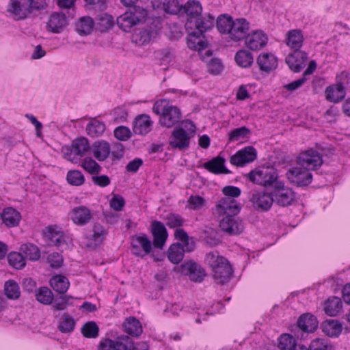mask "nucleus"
Instances as JSON below:
<instances>
[{"label": "nucleus", "mask_w": 350, "mask_h": 350, "mask_svg": "<svg viewBox=\"0 0 350 350\" xmlns=\"http://www.w3.org/2000/svg\"><path fill=\"white\" fill-rule=\"evenodd\" d=\"M42 239L47 245L60 246L65 243L64 232L56 225L46 226L42 231Z\"/></svg>", "instance_id": "ddd939ff"}, {"label": "nucleus", "mask_w": 350, "mask_h": 350, "mask_svg": "<svg viewBox=\"0 0 350 350\" xmlns=\"http://www.w3.org/2000/svg\"><path fill=\"white\" fill-rule=\"evenodd\" d=\"M91 219L90 210L85 206H81L72 210V219L74 223L83 225L88 223Z\"/></svg>", "instance_id": "c9c22d12"}, {"label": "nucleus", "mask_w": 350, "mask_h": 350, "mask_svg": "<svg viewBox=\"0 0 350 350\" xmlns=\"http://www.w3.org/2000/svg\"><path fill=\"white\" fill-rule=\"evenodd\" d=\"M345 89H325L324 95L325 99L331 103H338L346 96Z\"/></svg>", "instance_id": "8fccbe9b"}, {"label": "nucleus", "mask_w": 350, "mask_h": 350, "mask_svg": "<svg viewBox=\"0 0 350 350\" xmlns=\"http://www.w3.org/2000/svg\"><path fill=\"white\" fill-rule=\"evenodd\" d=\"M91 146L88 139L79 137L72 142L70 148L64 147L63 152L65 158L73 163H77L79 159L86 153L90 152Z\"/></svg>", "instance_id": "0eeeda50"}, {"label": "nucleus", "mask_w": 350, "mask_h": 350, "mask_svg": "<svg viewBox=\"0 0 350 350\" xmlns=\"http://www.w3.org/2000/svg\"><path fill=\"white\" fill-rule=\"evenodd\" d=\"M66 25L67 19L65 14L55 12L50 16L47 27L53 33H59Z\"/></svg>", "instance_id": "7c9ffc66"}, {"label": "nucleus", "mask_w": 350, "mask_h": 350, "mask_svg": "<svg viewBox=\"0 0 350 350\" xmlns=\"http://www.w3.org/2000/svg\"><path fill=\"white\" fill-rule=\"evenodd\" d=\"M66 180L71 185L80 186L84 183L85 177L81 171L73 170L68 172Z\"/></svg>", "instance_id": "6e6d98bb"}, {"label": "nucleus", "mask_w": 350, "mask_h": 350, "mask_svg": "<svg viewBox=\"0 0 350 350\" xmlns=\"http://www.w3.org/2000/svg\"><path fill=\"white\" fill-rule=\"evenodd\" d=\"M317 68V64L314 61L310 62L306 70L304 71L303 76L298 79L283 85L282 88H299L306 80V76L311 75Z\"/></svg>", "instance_id": "de8ad7c7"}, {"label": "nucleus", "mask_w": 350, "mask_h": 350, "mask_svg": "<svg viewBox=\"0 0 350 350\" xmlns=\"http://www.w3.org/2000/svg\"><path fill=\"white\" fill-rule=\"evenodd\" d=\"M205 261L211 268V274L217 283L224 284L229 282L232 269L226 258L217 251H213L206 255Z\"/></svg>", "instance_id": "7ed1b4c3"}, {"label": "nucleus", "mask_w": 350, "mask_h": 350, "mask_svg": "<svg viewBox=\"0 0 350 350\" xmlns=\"http://www.w3.org/2000/svg\"><path fill=\"white\" fill-rule=\"evenodd\" d=\"M304 36L300 29H291L286 33V44L295 50H299L302 46Z\"/></svg>", "instance_id": "2f4dec72"}, {"label": "nucleus", "mask_w": 350, "mask_h": 350, "mask_svg": "<svg viewBox=\"0 0 350 350\" xmlns=\"http://www.w3.org/2000/svg\"><path fill=\"white\" fill-rule=\"evenodd\" d=\"M147 16V11L138 7L134 12H126L117 18L116 23L124 31L128 32L131 28L143 21Z\"/></svg>", "instance_id": "6e6552de"}, {"label": "nucleus", "mask_w": 350, "mask_h": 350, "mask_svg": "<svg viewBox=\"0 0 350 350\" xmlns=\"http://www.w3.org/2000/svg\"><path fill=\"white\" fill-rule=\"evenodd\" d=\"M182 124L187 131L181 127H176L172 131L169 138L170 146L180 150L189 148L192 134L196 132V126L191 121L187 120L183 121Z\"/></svg>", "instance_id": "423d86ee"}, {"label": "nucleus", "mask_w": 350, "mask_h": 350, "mask_svg": "<svg viewBox=\"0 0 350 350\" xmlns=\"http://www.w3.org/2000/svg\"><path fill=\"white\" fill-rule=\"evenodd\" d=\"M152 127V122L148 115H140L135 118L133 131L135 134L145 135L148 133Z\"/></svg>", "instance_id": "393cba45"}, {"label": "nucleus", "mask_w": 350, "mask_h": 350, "mask_svg": "<svg viewBox=\"0 0 350 350\" xmlns=\"http://www.w3.org/2000/svg\"><path fill=\"white\" fill-rule=\"evenodd\" d=\"M47 260L50 266L55 269L60 267L63 263L62 256L56 252L49 254L47 257Z\"/></svg>", "instance_id": "338daca9"}, {"label": "nucleus", "mask_w": 350, "mask_h": 350, "mask_svg": "<svg viewBox=\"0 0 350 350\" xmlns=\"http://www.w3.org/2000/svg\"><path fill=\"white\" fill-rule=\"evenodd\" d=\"M120 146V152L115 153L111 151L109 144L104 140H98L94 142L91 146L90 153L94 157L99 161H103L106 160L109 156L111 155L116 159H119L122 157V145L119 144Z\"/></svg>", "instance_id": "9b49d317"}, {"label": "nucleus", "mask_w": 350, "mask_h": 350, "mask_svg": "<svg viewBox=\"0 0 350 350\" xmlns=\"http://www.w3.org/2000/svg\"><path fill=\"white\" fill-rule=\"evenodd\" d=\"M4 291L6 297L10 299H17L21 295L20 288L16 282L10 280L5 282Z\"/></svg>", "instance_id": "09e8293b"}, {"label": "nucleus", "mask_w": 350, "mask_h": 350, "mask_svg": "<svg viewBox=\"0 0 350 350\" xmlns=\"http://www.w3.org/2000/svg\"><path fill=\"white\" fill-rule=\"evenodd\" d=\"M219 227L230 235L240 234L244 228L243 221L237 215L224 217L220 221Z\"/></svg>", "instance_id": "4468645a"}, {"label": "nucleus", "mask_w": 350, "mask_h": 350, "mask_svg": "<svg viewBox=\"0 0 350 350\" xmlns=\"http://www.w3.org/2000/svg\"><path fill=\"white\" fill-rule=\"evenodd\" d=\"M165 224L170 228H180L185 222V219L178 214L170 213L165 218Z\"/></svg>", "instance_id": "052dcab7"}, {"label": "nucleus", "mask_w": 350, "mask_h": 350, "mask_svg": "<svg viewBox=\"0 0 350 350\" xmlns=\"http://www.w3.org/2000/svg\"><path fill=\"white\" fill-rule=\"evenodd\" d=\"M46 6L44 0H10L7 12L15 21L27 18L33 11L42 10Z\"/></svg>", "instance_id": "20e7f679"}, {"label": "nucleus", "mask_w": 350, "mask_h": 350, "mask_svg": "<svg viewBox=\"0 0 350 350\" xmlns=\"http://www.w3.org/2000/svg\"><path fill=\"white\" fill-rule=\"evenodd\" d=\"M271 198L270 191H256L252 194L250 201L256 209L268 211L273 204Z\"/></svg>", "instance_id": "4be33fe9"}, {"label": "nucleus", "mask_w": 350, "mask_h": 350, "mask_svg": "<svg viewBox=\"0 0 350 350\" xmlns=\"http://www.w3.org/2000/svg\"><path fill=\"white\" fill-rule=\"evenodd\" d=\"M204 202V199L200 196H191L187 200L189 208L193 210L200 208Z\"/></svg>", "instance_id": "69168bd1"}, {"label": "nucleus", "mask_w": 350, "mask_h": 350, "mask_svg": "<svg viewBox=\"0 0 350 350\" xmlns=\"http://www.w3.org/2000/svg\"><path fill=\"white\" fill-rule=\"evenodd\" d=\"M207 43L204 48L201 50H198L200 53V55L202 56V60L207 64V70L208 71L213 75L219 74L222 68L223 65L218 58L212 57V51L208 49L204 52V55H202V50L204 49L206 46Z\"/></svg>", "instance_id": "b1692460"}, {"label": "nucleus", "mask_w": 350, "mask_h": 350, "mask_svg": "<svg viewBox=\"0 0 350 350\" xmlns=\"http://www.w3.org/2000/svg\"><path fill=\"white\" fill-rule=\"evenodd\" d=\"M309 350H331V346L324 339L316 338L311 341Z\"/></svg>", "instance_id": "e2e57ef3"}, {"label": "nucleus", "mask_w": 350, "mask_h": 350, "mask_svg": "<svg viewBox=\"0 0 350 350\" xmlns=\"http://www.w3.org/2000/svg\"><path fill=\"white\" fill-rule=\"evenodd\" d=\"M115 340L116 350H136L133 341L126 336H121Z\"/></svg>", "instance_id": "864d4df0"}, {"label": "nucleus", "mask_w": 350, "mask_h": 350, "mask_svg": "<svg viewBox=\"0 0 350 350\" xmlns=\"http://www.w3.org/2000/svg\"><path fill=\"white\" fill-rule=\"evenodd\" d=\"M95 20L96 26L101 32L108 30L113 25V17L107 13H100L96 16Z\"/></svg>", "instance_id": "49530a36"}, {"label": "nucleus", "mask_w": 350, "mask_h": 350, "mask_svg": "<svg viewBox=\"0 0 350 350\" xmlns=\"http://www.w3.org/2000/svg\"><path fill=\"white\" fill-rule=\"evenodd\" d=\"M318 327V322L314 316L310 313L301 314L297 319L294 332L297 338H304V334L313 332Z\"/></svg>", "instance_id": "f8f14e48"}, {"label": "nucleus", "mask_w": 350, "mask_h": 350, "mask_svg": "<svg viewBox=\"0 0 350 350\" xmlns=\"http://www.w3.org/2000/svg\"><path fill=\"white\" fill-rule=\"evenodd\" d=\"M150 3L154 9L162 8L165 12L170 14H177L182 12L183 5L178 0H165L163 3L159 0H150Z\"/></svg>", "instance_id": "bb28decb"}, {"label": "nucleus", "mask_w": 350, "mask_h": 350, "mask_svg": "<svg viewBox=\"0 0 350 350\" xmlns=\"http://www.w3.org/2000/svg\"><path fill=\"white\" fill-rule=\"evenodd\" d=\"M250 23L243 18L234 20L231 30L229 32V38L234 41H239L245 38L248 34Z\"/></svg>", "instance_id": "a211bd4d"}, {"label": "nucleus", "mask_w": 350, "mask_h": 350, "mask_svg": "<svg viewBox=\"0 0 350 350\" xmlns=\"http://www.w3.org/2000/svg\"><path fill=\"white\" fill-rule=\"evenodd\" d=\"M99 328L94 321L85 323L81 327V333L84 337L95 338L98 336Z\"/></svg>", "instance_id": "5fc2aeb1"}, {"label": "nucleus", "mask_w": 350, "mask_h": 350, "mask_svg": "<svg viewBox=\"0 0 350 350\" xmlns=\"http://www.w3.org/2000/svg\"><path fill=\"white\" fill-rule=\"evenodd\" d=\"M323 332L330 337L338 336L341 331L342 326L340 323L336 320H326L321 324Z\"/></svg>", "instance_id": "a19ab883"}, {"label": "nucleus", "mask_w": 350, "mask_h": 350, "mask_svg": "<svg viewBox=\"0 0 350 350\" xmlns=\"http://www.w3.org/2000/svg\"><path fill=\"white\" fill-rule=\"evenodd\" d=\"M50 284L55 291L64 294L68 289L70 282L66 277L62 275H56L50 280Z\"/></svg>", "instance_id": "4c0bfd02"}, {"label": "nucleus", "mask_w": 350, "mask_h": 350, "mask_svg": "<svg viewBox=\"0 0 350 350\" xmlns=\"http://www.w3.org/2000/svg\"><path fill=\"white\" fill-rule=\"evenodd\" d=\"M151 232L153 237L154 247L162 249L168 236L163 224L159 221H153L151 224Z\"/></svg>", "instance_id": "6ab92c4d"}, {"label": "nucleus", "mask_w": 350, "mask_h": 350, "mask_svg": "<svg viewBox=\"0 0 350 350\" xmlns=\"http://www.w3.org/2000/svg\"><path fill=\"white\" fill-rule=\"evenodd\" d=\"M323 162L322 155L313 148L301 152L296 160L297 165L309 171L317 170Z\"/></svg>", "instance_id": "1a4fd4ad"}, {"label": "nucleus", "mask_w": 350, "mask_h": 350, "mask_svg": "<svg viewBox=\"0 0 350 350\" xmlns=\"http://www.w3.org/2000/svg\"><path fill=\"white\" fill-rule=\"evenodd\" d=\"M268 38L262 31L257 30L248 33L245 38V44L250 50L257 51L264 47L267 43Z\"/></svg>", "instance_id": "aec40b11"}, {"label": "nucleus", "mask_w": 350, "mask_h": 350, "mask_svg": "<svg viewBox=\"0 0 350 350\" xmlns=\"http://www.w3.org/2000/svg\"><path fill=\"white\" fill-rule=\"evenodd\" d=\"M75 327L74 319L68 313H63L59 317L57 328L62 333H70Z\"/></svg>", "instance_id": "c03bdc74"}, {"label": "nucleus", "mask_w": 350, "mask_h": 350, "mask_svg": "<svg viewBox=\"0 0 350 350\" xmlns=\"http://www.w3.org/2000/svg\"><path fill=\"white\" fill-rule=\"evenodd\" d=\"M105 129L106 126L105 123L96 118H92L85 128L87 134L91 137L101 136Z\"/></svg>", "instance_id": "72a5a7b5"}, {"label": "nucleus", "mask_w": 350, "mask_h": 350, "mask_svg": "<svg viewBox=\"0 0 350 350\" xmlns=\"http://www.w3.org/2000/svg\"><path fill=\"white\" fill-rule=\"evenodd\" d=\"M81 166L88 172L92 174H98L101 171V167L94 159L90 157H86L83 159Z\"/></svg>", "instance_id": "bf43d9fd"}, {"label": "nucleus", "mask_w": 350, "mask_h": 350, "mask_svg": "<svg viewBox=\"0 0 350 350\" xmlns=\"http://www.w3.org/2000/svg\"><path fill=\"white\" fill-rule=\"evenodd\" d=\"M225 159L219 156L203 163L202 167L213 174H227L228 170L224 165Z\"/></svg>", "instance_id": "473e14b6"}, {"label": "nucleus", "mask_w": 350, "mask_h": 350, "mask_svg": "<svg viewBox=\"0 0 350 350\" xmlns=\"http://www.w3.org/2000/svg\"><path fill=\"white\" fill-rule=\"evenodd\" d=\"M341 299L337 297L329 298L324 305V310L325 313L331 317H334L338 314L342 308Z\"/></svg>", "instance_id": "37998d69"}, {"label": "nucleus", "mask_w": 350, "mask_h": 350, "mask_svg": "<svg viewBox=\"0 0 350 350\" xmlns=\"http://www.w3.org/2000/svg\"><path fill=\"white\" fill-rule=\"evenodd\" d=\"M256 63L261 71L270 72L278 66V59L272 53H263L258 55Z\"/></svg>", "instance_id": "a878e982"}, {"label": "nucleus", "mask_w": 350, "mask_h": 350, "mask_svg": "<svg viewBox=\"0 0 350 350\" xmlns=\"http://www.w3.org/2000/svg\"><path fill=\"white\" fill-rule=\"evenodd\" d=\"M94 22L90 16H83L75 24V30L81 36L90 34L92 31Z\"/></svg>", "instance_id": "58836bf2"}, {"label": "nucleus", "mask_w": 350, "mask_h": 350, "mask_svg": "<svg viewBox=\"0 0 350 350\" xmlns=\"http://www.w3.org/2000/svg\"><path fill=\"white\" fill-rule=\"evenodd\" d=\"M350 85V73L346 70L341 71L336 76V83L326 88H345Z\"/></svg>", "instance_id": "13d9d810"}, {"label": "nucleus", "mask_w": 350, "mask_h": 350, "mask_svg": "<svg viewBox=\"0 0 350 350\" xmlns=\"http://www.w3.org/2000/svg\"><path fill=\"white\" fill-rule=\"evenodd\" d=\"M174 237L180 241L185 252H191L195 248V243L192 238H190L186 231L183 228H176L174 232Z\"/></svg>", "instance_id": "f704fd0d"}, {"label": "nucleus", "mask_w": 350, "mask_h": 350, "mask_svg": "<svg viewBox=\"0 0 350 350\" xmlns=\"http://www.w3.org/2000/svg\"><path fill=\"white\" fill-rule=\"evenodd\" d=\"M256 150L252 146H247L237 152L231 156L230 162L237 166H243L247 163L254 161L256 158Z\"/></svg>", "instance_id": "dca6fc26"}, {"label": "nucleus", "mask_w": 350, "mask_h": 350, "mask_svg": "<svg viewBox=\"0 0 350 350\" xmlns=\"http://www.w3.org/2000/svg\"><path fill=\"white\" fill-rule=\"evenodd\" d=\"M250 133V131L246 126H241L232 130L229 133L228 141L235 142L244 139Z\"/></svg>", "instance_id": "680f3d73"}, {"label": "nucleus", "mask_w": 350, "mask_h": 350, "mask_svg": "<svg viewBox=\"0 0 350 350\" xmlns=\"http://www.w3.org/2000/svg\"><path fill=\"white\" fill-rule=\"evenodd\" d=\"M97 350H116L115 340L102 338L97 346Z\"/></svg>", "instance_id": "774afa93"}, {"label": "nucleus", "mask_w": 350, "mask_h": 350, "mask_svg": "<svg viewBox=\"0 0 350 350\" xmlns=\"http://www.w3.org/2000/svg\"><path fill=\"white\" fill-rule=\"evenodd\" d=\"M123 331L133 337H138L143 332L140 321L134 317H129L122 323Z\"/></svg>", "instance_id": "c756f323"}, {"label": "nucleus", "mask_w": 350, "mask_h": 350, "mask_svg": "<svg viewBox=\"0 0 350 350\" xmlns=\"http://www.w3.org/2000/svg\"><path fill=\"white\" fill-rule=\"evenodd\" d=\"M184 247L180 243H175L170 245L167 250V258L174 264L180 262L185 254Z\"/></svg>", "instance_id": "ea45409f"}, {"label": "nucleus", "mask_w": 350, "mask_h": 350, "mask_svg": "<svg viewBox=\"0 0 350 350\" xmlns=\"http://www.w3.org/2000/svg\"><path fill=\"white\" fill-rule=\"evenodd\" d=\"M233 18L227 14L219 15L217 20H215L216 27L218 31L222 34H229L231 26L233 25Z\"/></svg>", "instance_id": "e433bc0d"}, {"label": "nucleus", "mask_w": 350, "mask_h": 350, "mask_svg": "<svg viewBox=\"0 0 350 350\" xmlns=\"http://www.w3.org/2000/svg\"><path fill=\"white\" fill-rule=\"evenodd\" d=\"M0 216L3 224L9 228L17 226L21 219V213L12 207L3 208Z\"/></svg>", "instance_id": "cd10ccee"}, {"label": "nucleus", "mask_w": 350, "mask_h": 350, "mask_svg": "<svg viewBox=\"0 0 350 350\" xmlns=\"http://www.w3.org/2000/svg\"><path fill=\"white\" fill-rule=\"evenodd\" d=\"M296 344L294 336L288 334H284L278 338V347L281 350H293Z\"/></svg>", "instance_id": "3c124183"}, {"label": "nucleus", "mask_w": 350, "mask_h": 350, "mask_svg": "<svg viewBox=\"0 0 350 350\" xmlns=\"http://www.w3.org/2000/svg\"><path fill=\"white\" fill-rule=\"evenodd\" d=\"M152 111L157 115L160 114L159 123L163 126L171 128L182 122L180 110L176 106L164 105L163 101L156 102Z\"/></svg>", "instance_id": "39448f33"}, {"label": "nucleus", "mask_w": 350, "mask_h": 350, "mask_svg": "<svg viewBox=\"0 0 350 350\" xmlns=\"http://www.w3.org/2000/svg\"><path fill=\"white\" fill-rule=\"evenodd\" d=\"M182 271L188 275L191 281L195 282H201L206 275L204 269L193 261H188L183 264Z\"/></svg>", "instance_id": "412c9836"}, {"label": "nucleus", "mask_w": 350, "mask_h": 350, "mask_svg": "<svg viewBox=\"0 0 350 350\" xmlns=\"http://www.w3.org/2000/svg\"><path fill=\"white\" fill-rule=\"evenodd\" d=\"M286 176L291 183L298 187L307 186L312 180V173L298 165L290 168L286 172Z\"/></svg>", "instance_id": "9d476101"}, {"label": "nucleus", "mask_w": 350, "mask_h": 350, "mask_svg": "<svg viewBox=\"0 0 350 350\" xmlns=\"http://www.w3.org/2000/svg\"><path fill=\"white\" fill-rule=\"evenodd\" d=\"M308 54L301 50H295L286 57V63L294 72H299L305 66Z\"/></svg>", "instance_id": "f3484780"}, {"label": "nucleus", "mask_w": 350, "mask_h": 350, "mask_svg": "<svg viewBox=\"0 0 350 350\" xmlns=\"http://www.w3.org/2000/svg\"><path fill=\"white\" fill-rule=\"evenodd\" d=\"M131 131L124 126H120L114 130V136L119 140L126 141L131 137Z\"/></svg>", "instance_id": "0e129e2a"}, {"label": "nucleus", "mask_w": 350, "mask_h": 350, "mask_svg": "<svg viewBox=\"0 0 350 350\" xmlns=\"http://www.w3.org/2000/svg\"><path fill=\"white\" fill-rule=\"evenodd\" d=\"M241 210L240 204L234 199L224 197L215 205V212L219 215H237Z\"/></svg>", "instance_id": "2eb2a0df"}, {"label": "nucleus", "mask_w": 350, "mask_h": 350, "mask_svg": "<svg viewBox=\"0 0 350 350\" xmlns=\"http://www.w3.org/2000/svg\"><path fill=\"white\" fill-rule=\"evenodd\" d=\"M182 12L185 13L187 18L185 29L188 33L187 46L193 50H201L206 46L203 40L204 33L211 29L215 25V16L211 14L202 15V7L198 1H189L183 5Z\"/></svg>", "instance_id": "f257e3e1"}, {"label": "nucleus", "mask_w": 350, "mask_h": 350, "mask_svg": "<svg viewBox=\"0 0 350 350\" xmlns=\"http://www.w3.org/2000/svg\"><path fill=\"white\" fill-rule=\"evenodd\" d=\"M21 252L25 256V258L30 260H37L40 257L39 248L34 244L27 243L21 245L20 247Z\"/></svg>", "instance_id": "a18cd8bd"}, {"label": "nucleus", "mask_w": 350, "mask_h": 350, "mask_svg": "<svg viewBox=\"0 0 350 350\" xmlns=\"http://www.w3.org/2000/svg\"><path fill=\"white\" fill-rule=\"evenodd\" d=\"M234 60L239 66L249 68L254 62V57L249 51L241 49L236 53Z\"/></svg>", "instance_id": "79ce46f5"}, {"label": "nucleus", "mask_w": 350, "mask_h": 350, "mask_svg": "<svg viewBox=\"0 0 350 350\" xmlns=\"http://www.w3.org/2000/svg\"><path fill=\"white\" fill-rule=\"evenodd\" d=\"M252 183L263 186L270 191L273 203L285 207L295 200L296 193L280 179L277 170L271 167L256 168L245 175Z\"/></svg>", "instance_id": "f03ea898"}, {"label": "nucleus", "mask_w": 350, "mask_h": 350, "mask_svg": "<svg viewBox=\"0 0 350 350\" xmlns=\"http://www.w3.org/2000/svg\"><path fill=\"white\" fill-rule=\"evenodd\" d=\"M9 264L17 269H23L25 266V260L21 252H10L8 256Z\"/></svg>", "instance_id": "4d7b16f0"}, {"label": "nucleus", "mask_w": 350, "mask_h": 350, "mask_svg": "<svg viewBox=\"0 0 350 350\" xmlns=\"http://www.w3.org/2000/svg\"><path fill=\"white\" fill-rule=\"evenodd\" d=\"M107 234V231L103 226L99 224H95L93 226L92 234L88 238V242L86 244L87 247L94 249L97 247L104 240Z\"/></svg>", "instance_id": "c85d7f7f"}, {"label": "nucleus", "mask_w": 350, "mask_h": 350, "mask_svg": "<svg viewBox=\"0 0 350 350\" xmlns=\"http://www.w3.org/2000/svg\"><path fill=\"white\" fill-rule=\"evenodd\" d=\"M35 295L39 302L46 305L51 304L53 299L52 291L46 286L40 287L36 291Z\"/></svg>", "instance_id": "603ef678"}, {"label": "nucleus", "mask_w": 350, "mask_h": 350, "mask_svg": "<svg viewBox=\"0 0 350 350\" xmlns=\"http://www.w3.org/2000/svg\"><path fill=\"white\" fill-rule=\"evenodd\" d=\"M131 246L133 248L132 252L136 256H140L141 254L139 247L142 248L143 251L146 254H149L152 249L151 241L144 234L132 237Z\"/></svg>", "instance_id": "5701e85b"}]
</instances>
